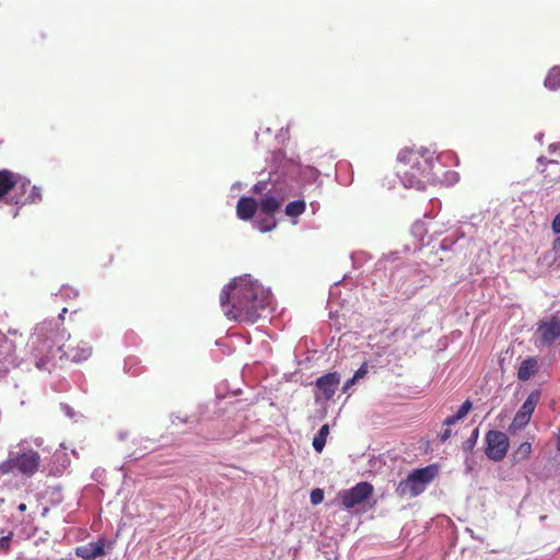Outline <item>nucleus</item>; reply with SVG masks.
<instances>
[{
	"label": "nucleus",
	"mask_w": 560,
	"mask_h": 560,
	"mask_svg": "<svg viewBox=\"0 0 560 560\" xmlns=\"http://www.w3.org/2000/svg\"><path fill=\"white\" fill-rule=\"evenodd\" d=\"M39 457H8L0 464L3 475L13 474L32 477L39 467Z\"/></svg>",
	"instance_id": "5"
},
{
	"label": "nucleus",
	"mask_w": 560,
	"mask_h": 560,
	"mask_svg": "<svg viewBox=\"0 0 560 560\" xmlns=\"http://www.w3.org/2000/svg\"><path fill=\"white\" fill-rule=\"evenodd\" d=\"M317 434L322 438H325V440H327V436L329 434V425L328 424H324L319 431L317 432Z\"/></svg>",
	"instance_id": "31"
},
{
	"label": "nucleus",
	"mask_w": 560,
	"mask_h": 560,
	"mask_svg": "<svg viewBox=\"0 0 560 560\" xmlns=\"http://www.w3.org/2000/svg\"><path fill=\"white\" fill-rule=\"evenodd\" d=\"M530 419H527V416L521 413L520 411L516 412L515 417L512 420V423L510 424L508 432L511 436H514L518 430L524 428Z\"/></svg>",
	"instance_id": "19"
},
{
	"label": "nucleus",
	"mask_w": 560,
	"mask_h": 560,
	"mask_svg": "<svg viewBox=\"0 0 560 560\" xmlns=\"http://www.w3.org/2000/svg\"><path fill=\"white\" fill-rule=\"evenodd\" d=\"M538 370V361L535 358L524 360L517 371V377L521 381H528Z\"/></svg>",
	"instance_id": "17"
},
{
	"label": "nucleus",
	"mask_w": 560,
	"mask_h": 560,
	"mask_svg": "<svg viewBox=\"0 0 560 560\" xmlns=\"http://www.w3.org/2000/svg\"><path fill=\"white\" fill-rule=\"evenodd\" d=\"M440 466L431 464L423 468L413 469L407 478L402 479L397 488L396 494L400 498H416L425 491L428 486L438 477Z\"/></svg>",
	"instance_id": "3"
},
{
	"label": "nucleus",
	"mask_w": 560,
	"mask_h": 560,
	"mask_svg": "<svg viewBox=\"0 0 560 560\" xmlns=\"http://www.w3.org/2000/svg\"><path fill=\"white\" fill-rule=\"evenodd\" d=\"M368 363H363L353 374L355 381L363 378L368 374Z\"/></svg>",
	"instance_id": "28"
},
{
	"label": "nucleus",
	"mask_w": 560,
	"mask_h": 560,
	"mask_svg": "<svg viewBox=\"0 0 560 560\" xmlns=\"http://www.w3.org/2000/svg\"><path fill=\"white\" fill-rule=\"evenodd\" d=\"M16 366L15 346L0 331V378L7 377Z\"/></svg>",
	"instance_id": "8"
},
{
	"label": "nucleus",
	"mask_w": 560,
	"mask_h": 560,
	"mask_svg": "<svg viewBox=\"0 0 560 560\" xmlns=\"http://www.w3.org/2000/svg\"><path fill=\"white\" fill-rule=\"evenodd\" d=\"M38 342L37 348L35 349L34 358H35V366L42 372H51L55 368V351L54 345L50 339H39L36 338L33 343Z\"/></svg>",
	"instance_id": "7"
},
{
	"label": "nucleus",
	"mask_w": 560,
	"mask_h": 560,
	"mask_svg": "<svg viewBox=\"0 0 560 560\" xmlns=\"http://www.w3.org/2000/svg\"><path fill=\"white\" fill-rule=\"evenodd\" d=\"M267 187V183L266 182H259L257 183L254 187H253V190L254 192L256 194H260L262 190H265Z\"/></svg>",
	"instance_id": "30"
},
{
	"label": "nucleus",
	"mask_w": 560,
	"mask_h": 560,
	"mask_svg": "<svg viewBox=\"0 0 560 560\" xmlns=\"http://www.w3.org/2000/svg\"><path fill=\"white\" fill-rule=\"evenodd\" d=\"M255 226L261 232H269L276 226V220L273 217L267 215L265 219H257Z\"/></svg>",
	"instance_id": "22"
},
{
	"label": "nucleus",
	"mask_w": 560,
	"mask_h": 560,
	"mask_svg": "<svg viewBox=\"0 0 560 560\" xmlns=\"http://www.w3.org/2000/svg\"><path fill=\"white\" fill-rule=\"evenodd\" d=\"M13 534L10 532L7 536L0 538V552L8 553L11 548Z\"/></svg>",
	"instance_id": "25"
},
{
	"label": "nucleus",
	"mask_w": 560,
	"mask_h": 560,
	"mask_svg": "<svg viewBox=\"0 0 560 560\" xmlns=\"http://www.w3.org/2000/svg\"><path fill=\"white\" fill-rule=\"evenodd\" d=\"M545 85L550 90L560 89V67H553L545 79Z\"/></svg>",
	"instance_id": "20"
},
{
	"label": "nucleus",
	"mask_w": 560,
	"mask_h": 560,
	"mask_svg": "<svg viewBox=\"0 0 560 560\" xmlns=\"http://www.w3.org/2000/svg\"><path fill=\"white\" fill-rule=\"evenodd\" d=\"M258 209V203L253 197H242L236 205V214L238 219L248 221L254 218Z\"/></svg>",
	"instance_id": "14"
},
{
	"label": "nucleus",
	"mask_w": 560,
	"mask_h": 560,
	"mask_svg": "<svg viewBox=\"0 0 560 560\" xmlns=\"http://www.w3.org/2000/svg\"><path fill=\"white\" fill-rule=\"evenodd\" d=\"M486 455H506L510 439L504 432L490 430L486 434Z\"/></svg>",
	"instance_id": "10"
},
{
	"label": "nucleus",
	"mask_w": 560,
	"mask_h": 560,
	"mask_svg": "<svg viewBox=\"0 0 560 560\" xmlns=\"http://www.w3.org/2000/svg\"><path fill=\"white\" fill-rule=\"evenodd\" d=\"M18 175V173L5 168L0 170V200L9 192H12Z\"/></svg>",
	"instance_id": "16"
},
{
	"label": "nucleus",
	"mask_w": 560,
	"mask_h": 560,
	"mask_svg": "<svg viewBox=\"0 0 560 560\" xmlns=\"http://www.w3.org/2000/svg\"><path fill=\"white\" fill-rule=\"evenodd\" d=\"M310 499L313 505L322 503L324 500V491L320 488L312 490Z\"/></svg>",
	"instance_id": "26"
},
{
	"label": "nucleus",
	"mask_w": 560,
	"mask_h": 560,
	"mask_svg": "<svg viewBox=\"0 0 560 560\" xmlns=\"http://www.w3.org/2000/svg\"><path fill=\"white\" fill-rule=\"evenodd\" d=\"M373 494V486L366 481L359 482L354 487L342 490L338 493V498L345 509L350 510L364 503Z\"/></svg>",
	"instance_id": "6"
},
{
	"label": "nucleus",
	"mask_w": 560,
	"mask_h": 560,
	"mask_svg": "<svg viewBox=\"0 0 560 560\" xmlns=\"http://www.w3.org/2000/svg\"><path fill=\"white\" fill-rule=\"evenodd\" d=\"M232 303L226 315L237 322L255 323L270 303V293L250 276L234 279L220 294V303Z\"/></svg>",
	"instance_id": "1"
},
{
	"label": "nucleus",
	"mask_w": 560,
	"mask_h": 560,
	"mask_svg": "<svg viewBox=\"0 0 560 560\" xmlns=\"http://www.w3.org/2000/svg\"><path fill=\"white\" fill-rule=\"evenodd\" d=\"M432 167L433 156L428 150L404 149L395 168L405 187L423 189L431 180Z\"/></svg>",
	"instance_id": "2"
},
{
	"label": "nucleus",
	"mask_w": 560,
	"mask_h": 560,
	"mask_svg": "<svg viewBox=\"0 0 560 560\" xmlns=\"http://www.w3.org/2000/svg\"><path fill=\"white\" fill-rule=\"evenodd\" d=\"M40 200V188L32 186L30 179L19 174L9 202L15 206H25Z\"/></svg>",
	"instance_id": "4"
},
{
	"label": "nucleus",
	"mask_w": 560,
	"mask_h": 560,
	"mask_svg": "<svg viewBox=\"0 0 560 560\" xmlns=\"http://www.w3.org/2000/svg\"><path fill=\"white\" fill-rule=\"evenodd\" d=\"M491 458H492L493 460H495V462H497V460H500V459H502L503 457H498V456H494V457H491Z\"/></svg>",
	"instance_id": "36"
},
{
	"label": "nucleus",
	"mask_w": 560,
	"mask_h": 560,
	"mask_svg": "<svg viewBox=\"0 0 560 560\" xmlns=\"http://www.w3.org/2000/svg\"><path fill=\"white\" fill-rule=\"evenodd\" d=\"M18 510H19L20 512H25V511H26V504H25V503H20V504L18 505Z\"/></svg>",
	"instance_id": "34"
},
{
	"label": "nucleus",
	"mask_w": 560,
	"mask_h": 560,
	"mask_svg": "<svg viewBox=\"0 0 560 560\" xmlns=\"http://www.w3.org/2000/svg\"><path fill=\"white\" fill-rule=\"evenodd\" d=\"M477 436H478V431H477V430H474V432H472L471 438L469 439V441H470L471 439H474V441H476Z\"/></svg>",
	"instance_id": "35"
},
{
	"label": "nucleus",
	"mask_w": 560,
	"mask_h": 560,
	"mask_svg": "<svg viewBox=\"0 0 560 560\" xmlns=\"http://www.w3.org/2000/svg\"><path fill=\"white\" fill-rule=\"evenodd\" d=\"M306 170L308 171V175L312 179H316L318 177L319 172L316 168L308 166Z\"/></svg>",
	"instance_id": "33"
},
{
	"label": "nucleus",
	"mask_w": 560,
	"mask_h": 560,
	"mask_svg": "<svg viewBox=\"0 0 560 560\" xmlns=\"http://www.w3.org/2000/svg\"><path fill=\"white\" fill-rule=\"evenodd\" d=\"M552 230L555 233L560 234V212L555 217L552 221Z\"/></svg>",
	"instance_id": "29"
},
{
	"label": "nucleus",
	"mask_w": 560,
	"mask_h": 560,
	"mask_svg": "<svg viewBox=\"0 0 560 560\" xmlns=\"http://www.w3.org/2000/svg\"><path fill=\"white\" fill-rule=\"evenodd\" d=\"M471 407H472L471 401L469 399H467L462 404V406L459 407V409L457 410V412L455 415L450 416L444 420L443 424L445 425V429H443V431L439 434L440 442L443 443L451 438V435H452L451 427L454 425L457 421L465 418L468 415V412L471 410Z\"/></svg>",
	"instance_id": "13"
},
{
	"label": "nucleus",
	"mask_w": 560,
	"mask_h": 560,
	"mask_svg": "<svg viewBox=\"0 0 560 560\" xmlns=\"http://www.w3.org/2000/svg\"><path fill=\"white\" fill-rule=\"evenodd\" d=\"M110 542L102 537L96 541H91L75 548V556L82 560H95L105 555V548L110 547Z\"/></svg>",
	"instance_id": "11"
},
{
	"label": "nucleus",
	"mask_w": 560,
	"mask_h": 560,
	"mask_svg": "<svg viewBox=\"0 0 560 560\" xmlns=\"http://www.w3.org/2000/svg\"><path fill=\"white\" fill-rule=\"evenodd\" d=\"M67 354L72 361L81 362L90 358L92 347L85 341H79L74 346L69 343L67 346Z\"/></svg>",
	"instance_id": "15"
},
{
	"label": "nucleus",
	"mask_w": 560,
	"mask_h": 560,
	"mask_svg": "<svg viewBox=\"0 0 560 560\" xmlns=\"http://www.w3.org/2000/svg\"><path fill=\"white\" fill-rule=\"evenodd\" d=\"M533 438H527L526 441H523L517 446L515 454L516 455H529L532 453V441Z\"/></svg>",
	"instance_id": "24"
},
{
	"label": "nucleus",
	"mask_w": 560,
	"mask_h": 560,
	"mask_svg": "<svg viewBox=\"0 0 560 560\" xmlns=\"http://www.w3.org/2000/svg\"><path fill=\"white\" fill-rule=\"evenodd\" d=\"M355 380L354 377L352 376L351 378H349L342 386V392L346 393L352 385L355 384Z\"/></svg>",
	"instance_id": "32"
},
{
	"label": "nucleus",
	"mask_w": 560,
	"mask_h": 560,
	"mask_svg": "<svg viewBox=\"0 0 560 560\" xmlns=\"http://www.w3.org/2000/svg\"><path fill=\"white\" fill-rule=\"evenodd\" d=\"M261 213L273 217L280 209L281 202L273 196H266L258 205Z\"/></svg>",
	"instance_id": "18"
},
{
	"label": "nucleus",
	"mask_w": 560,
	"mask_h": 560,
	"mask_svg": "<svg viewBox=\"0 0 560 560\" xmlns=\"http://www.w3.org/2000/svg\"><path fill=\"white\" fill-rule=\"evenodd\" d=\"M305 202L303 200H294L287 205L285 207V214L288 217H299L305 211Z\"/></svg>",
	"instance_id": "21"
},
{
	"label": "nucleus",
	"mask_w": 560,
	"mask_h": 560,
	"mask_svg": "<svg viewBox=\"0 0 560 560\" xmlns=\"http://www.w3.org/2000/svg\"><path fill=\"white\" fill-rule=\"evenodd\" d=\"M535 407H536V401L533 400L532 397H528L524 402L523 405L521 406L520 408V412L527 416V419H530L534 410H535Z\"/></svg>",
	"instance_id": "23"
},
{
	"label": "nucleus",
	"mask_w": 560,
	"mask_h": 560,
	"mask_svg": "<svg viewBox=\"0 0 560 560\" xmlns=\"http://www.w3.org/2000/svg\"><path fill=\"white\" fill-rule=\"evenodd\" d=\"M341 377L338 372L327 373L316 380L315 387V399L316 400H329L336 394V390L340 384Z\"/></svg>",
	"instance_id": "9"
},
{
	"label": "nucleus",
	"mask_w": 560,
	"mask_h": 560,
	"mask_svg": "<svg viewBox=\"0 0 560 560\" xmlns=\"http://www.w3.org/2000/svg\"><path fill=\"white\" fill-rule=\"evenodd\" d=\"M326 444L325 438L319 436L318 434L315 435L313 439V446L317 453H320Z\"/></svg>",
	"instance_id": "27"
},
{
	"label": "nucleus",
	"mask_w": 560,
	"mask_h": 560,
	"mask_svg": "<svg viewBox=\"0 0 560 560\" xmlns=\"http://www.w3.org/2000/svg\"><path fill=\"white\" fill-rule=\"evenodd\" d=\"M537 332L542 345H552L560 337V319L553 316L548 322H541Z\"/></svg>",
	"instance_id": "12"
}]
</instances>
